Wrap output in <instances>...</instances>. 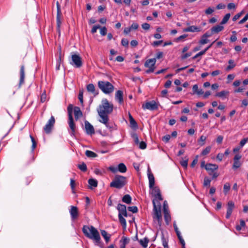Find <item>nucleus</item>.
<instances>
[{
    "label": "nucleus",
    "mask_w": 248,
    "mask_h": 248,
    "mask_svg": "<svg viewBox=\"0 0 248 248\" xmlns=\"http://www.w3.org/2000/svg\"><path fill=\"white\" fill-rule=\"evenodd\" d=\"M248 19V13H247L244 17L239 21V24H242L245 23Z\"/></svg>",
    "instance_id": "62"
},
{
    "label": "nucleus",
    "mask_w": 248,
    "mask_h": 248,
    "mask_svg": "<svg viewBox=\"0 0 248 248\" xmlns=\"http://www.w3.org/2000/svg\"><path fill=\"white\" fill-rule=\"evenodd\" d=\"M68 124L70 128L69 133L71 136H75L76 125L73 117L68 118Z\"/></svg>",
    "instance_id": "12"
},
{
    "label": "nucleus",
    "mask_w": 248,
    "mask_h": 248,
    "mask_svg": "<svg viewBox=\"0 0 248 248\" xmlns=\"http://www.w3.org/2000/svg\"><path fill=\"white\" fill-rule=\"evenodd\" d=\"M113 109V105L112 104L109 103L107 99H103L101 101V104L99 106L97 111L99 116L101 118L99 122L104 124L107 127L110 128L108 123L109 119L108 115L110 114Z\"/></svg>",
    "instance_id": "1"
},
{
    "label": "nucleus",
    "mask_w": 248,
    "mask_h": 248,
    "mask_svg": "<svg viewBox=\"0 0 248 248\" xmlns=\"http://www.w3.org/2000/svg\"><path fill=\"white\" fill-rule=\"evenodd\" d=\"M126 178L124 176L116 175L110 184V186L118 189L123 188L126 184Z\"/></svg>",
    "instance_id": "3"
},
{
    "label": "nucleus",
    "mask_w": 248,
    "mask_h": 248,
    "mask_svg": "<svg viewBox=\"0 0 248 248\" xmlns=\"http://www.w3.org/2000/svg\"><path fill=\"white\" fill-rule=\"evenodd\" d=\"M211 183V180L205 177L204 179L203 185L204 186H209Z\"/></svg>",
    "instance_id": "63"
},
{
    "label": "nucleus",
    "mask_w": 248,
    "mask_h": 248,
    "mask_svg": "<svg viewBox=\"0 0 248 248\" xmlns=\"http://www.w3.org/2000/svg\"><path fill=\"white\" fill-rule=\"evenodd\" d=\"M116 208L119 211L118 215H122L125 217L128 216V214L126 211V207L125 205L119 203Z\"/></svg>",
    "instance_id": "16"
},
{
    "label": "nucleus",
    "mask_w": 248,
    "mask_h": 248,
    "mask_svg": "<svg viewBox=\"0 0 248 248\" xmlns=\"http://www.w3.org/2000/svg\"><path fill=\"white\" fill-rule=\"evenodd\" d=\"M131 137L133 139L135 144H139L140 141L138 135L136 133H133L131 134Z\"/></svg>",
    "instance_id": "39"
},
{
    "label": "nucleus",
    "mask_w": 248,
    "mask_h": 248,
    "mask_svg": "<svg viewBox=\"0 0 248 248\" xmlns=\"http://www.w3.org/2000/svg\"><path fill=\"white\" fill-rule=\"evenodd\" d=\"M248 141V138L242 139L240 142V147L242 148L244 145Z\"/></svg>",
    "instance_id": "55"
},
{
    "label": "nucleus",
    "mask_w": 248,
    "mask_h": 248,
    "mask_svg": "<svg viewBox=\"0 0 248 248\" xmlns=\"http://www.w3.org/2000/svg\"><path fill=\"white\" fill-rule=\"evenodd\" d=\"M99 88L105 94H109L113 92L114 86L108 81H99Z\"/></svg>",
    "instance_id": "5"
},
{
    "label": "nucleus",
    "mask_w": 248,
    "mask_h": 248,
    "mask_svg": "<svg viewBox=\"0 0 248 248\" xmlns=\"http://www.w3.org/2000/svg\"><path fill=\"white\" fill-rule=\"evenodd\" d=\"M123 96V92L121 90H118L115 93V100L118 101L120 104H122L124 103Z\"/></svg>",
    "instance_id": "19"
},
{
    "label": "nucleus",
    "mask_w": 248,
    "mask_h": 248,
    "mask_svg": "<svg viewBox=\"0 0 248 248\" xmlns=\"http://www.w3.org/2000/svg\"><path fill=\"white\" fill-rule=\"evenodd\" d=\"M231 188V185L229 183H226L223 186V192L224 194L226 195Z\"/></svg>",
    "instance_id": "37"
},
{
    "label": "nucleus",
    "mask_w": 248,
    "mask_h": 248,
    "mask_svg": "<svg viewBox=\"0 0 248 248\" xmlns=\"http://www.w3.org/2000/svg\"><path fill=\"white\" fill-rule=\"evenodd\" d=\"M57 6V16H56V24L57 27H61L62 24L61 18H62V12L61 10V5L59 4V1L56 2Z\"/></svg>",
    "instance_id": "10"
},
{
    "label": "nucleus",
    "mask_w": 248,
    "mask_h": 248,
    "mask_svg": "<svg viewBox=\"0 0 248 248\" xmlns=\"http://www.w3.org/2000/svg\"><path fill=\"white\" fill-rule=\"evenodd\" d=\"M129 41L127 39L123 38L121 40V44L124 47H127L128 46Z\"/></svg>",
    "instance_id": "50"
},
{
    "label": "nucleus",
    "mask_w": 248,
    "mask_h": 248,
    "mask_svg": "<svg viewBox=\"0 0 248 248\" xmlns=\"http://www.w3.org/2000/svg\"><path fill=\"white\" fill-rule=\"evenodd\" d=\"M118 171L122 173H124L127 170V168L126 166L123 163H120L117 167Z\"/></svg>",
    "instance_id": "29"
},
{
    "label": "nucleus",
    "mask_w": 248,
    "mask_h": 248,
    "mask_svg": "<svg viewBox=\"0 0 248 248\" xmlns=\"http://www.w3.org/2000/svg\"><path fill=\"white\" fill-rule=\"evenodd\" d=\"M234 208V202L232 201H229L227 203V213H226V218L229 219L230 217Z\"/></svg>",
    "instance_id": "14"
},
{
    "label": "nucleus",
    "mask_w": 248,
    "mask_h": 248,
    "mask_svg": "<svg viewBox=\"0 0 248 248\" xmlns=\"http://www.w3.org/2000/svg\"><path fill=\"white\" fill-rule=\"evenodd\" d=\"M75 185H76V183H75V180L71 179L70 180V186H71V188L72 190V192L74 193H75V191L74 190L75 187Z\"/></svg>",
    "instance_id": "52"
},
{
    "label": "nucleus",
    "mask_w": 248,
    "mask_h": 248,
    "mask_svg": "<svg viewBox=\"0 0 248 248\" xmlns=\"http://www.w3.org/2000/svg\"><path fill=\"white\" fill-rule=\"evenodd\" d=\"M55 123V118L53 116H51L43 128L46 134H48L51 132L52 129L54 126Z\"/></svg>",
    "instance_id": "8"
},
{
    "label": "nucleus",
    "mask_w": 248,
    "mask_h": 248,
    "mask_svg": "<svg viewBox=\"0 0 248 248\" xmlns=\"http://www.w3.org/2000/svg\"><path fill=\"white\" fill-rule=\"evenodd\" d=\"M242 156L240 154H236L233 158V164L232 168L236 170L239 168L242 165L239 160L241 158Z\"/></svg>",
    "instance_id": "13"
},
{
    "label": "nucleus",
    "mask_w": 248,
    "mask_h": 248,
    "mask_svg": "<svg viewBox=\"0 0 248 248\" xmlns=\"http://www.w3.org/2000/svg\"><path fill=\"white\" fill-rule=\"evenodd\" d=\"M156 60L155 58L150 59L147 60L144 64V66L146 67H148L149 69L146 70L145 72L147 74H150L151 73L154 72L155 69V64Z\"/></svg>",
    "instance_id": "7"
},
{
    "label": "nucleus",
    "mask_w": 248,
    "mask_h": 248,
    "mask_svg": "<svg viewBox=\"0 0 248 248\" xmlns=\"http://www.w3.org/2000/svg\"><path fill=\"white\" fill-rule=\"evenodd\" d=\"M151 190L150 193L154 196H155L157 193L160 192V190L158 186H154L152 188H150Z\"/></svg>",
    "instance_id": "33"
},
{
    "label": "nucleus",
    "mask_w": 248,
    "mask_h": 248,
    "mask_svg": "<svg viewBox=\"0 0 248 248\" xmlns=\"http://www.w3.org/2000/svg\"><path fill=\"white\" fill-rule=\"evenodd\" d=\"M129 119L131 127L134 129L138 128V125L137 122L130 113L129 114Z\"/></svg>",
    "instance_id": "25"
},
{
    "label": "nucleus",
    "mask_w": 248,
    "mask_h": 248,
    "mask_svg": "<svg viewBox=\"0 0 248 248\" xmlns=\"http://www.w3.org/2000/svg\"><path fill=\"white\" fill-rule=\"evenodd\" d=\"M85 128L87 134L92 135L94 134L95 131L93 126L87 121L85 122Z\"/></svg>",
    "instance_id": "17"
},
{
    "label": "nucleus",
    "mask_w": 248,
    "mask_h": 248,
    "mask_svg": "<svg viewBox=\"0 0 248 248\" xmlns=\"http://www.w3.org/2000/svg\"><path fill=\"white\" fill-rule=\"evenodd\" d=\"M30 137L31 139V142H32L31 151H32V152H33L34 149L36 147L37 143H36L34 138H33V137L32 135H30Z\"/></svg>",
    "instance_id": "40"
},
{
    "label": "nucleus",
    "mask_w": 248,
    "mask_h": 248,
    "mask_svg": "<svg viewBox=\"0 0 248 248\" xmlns=\"http://www.w3.org/2000/svg\"><path fill=\"white\" fill-rule=\"evenodd\" d=\"M73 105L69 104L67 107V111L68 114V118L73 117L72 116Z\"/></svg>",
    "instance_id": "46"
},
{
    "label": "nucleus",
    "mask_w": 248,
    "mask_h": 248,
    "mask_svg": "<svg viewBox=\"0 0 248 248\" xmlns=\"http://www.w3.org/2000/svg\"><path fill=\"white\" fill-rule=\"evenodd\" d=\"M224 29L223 26L221 25H217L212 27L210 31H212L213 34L218 33Z\"/></svg>",
    "instance_id": "23"
},
{
    "label": "nucleus",
    "mask_w": 248,
    "mask_h": 248,
    "mask_svg": "<svg viewBox=\"0 0 248 248\" xmlns=\"http://www.w3.org/2000/svg\"><path fill=\"white\" fill-rule=\"evenodd\" d=\"M89 188L93 189L94 187L97 186L98 182L96 180L94 179H89L88 180Z\"/></svg>",
    "instance_id": "27"
},
{
    "label": "nucleus",
    "mask_w": 248,
    "mask_h": 248,
    "mask_svg": "<svg viewBox=\"0 0 248 248\" xmlns=\"http://www.w3.org/2000/svg\"><path fill=\"white\" fill-rule=\"evenodd\" d=\"M205 169L208 171V173L211 175L214 171L218 169V166L216 164L209 163L205 165Z\"/></svg>",
    "instance_id": "18"
},
{
    "label": "nucleus",
    "mask_w": 248,
    "mask_h": 248,
    "mask_svg": "<svg viewBox=\"0 0 248 248\" xmlns=\"http://www.w3.org/2000/svg\"><path fill=\"white\" fill-rule=\"evenodd\" d=\"M71 61L70 63L76 68H80L82 66V58L78 54H72Z\"/></svg>",
    "instance_id": "6"
},
{
    "label": "nucleus",
    "mask_w": 248,
    "mask_h": 248,
    "mask_svg": "<svg viewBox=\"0 0 248 248\" xmlns=\"http://www.w3.org/2000/svg\"><path fill=\"white\" fill-rule=\"evenodd\" d=\"M20 79L18 84V88H20L21 86L24 84L25 82V66L24 65H22L20 66Z\"/></svg>",
    "instance_id": "11"
},
{
    "label": "nucleus",
    "mask_w": 248,
    "mask_h": 248,
    "mask_svg": "<svg viewBox=\"0 0 248 248\" xmlns=\"http://www.w3.org/2000/svg\"><path fill=\"white\" fill-rule=\"evenodd\" d=\"M123 215H118V218L120 222L122 225L123 228L125 229L126 227V222L125 218L123 217Z\"/></svg>",
    "instance_id": "30"
},
{
    "label": "nucleus",
    "mask_w": 248,
    "mask_h": 248,
    "mask_svg": "<svg viewBox=\"0 0 248 248\" xmlns=\"http://www.w3.org/2000/svg\"><path fill=\"white\" fill-rule=\"evenodd\" d=\"M142 108L143 109H148L150 110H157L158 108V105L154 100L147 102L142 105Z\"/></svg>",
    "instance_id": "9"
},
{
    "label": "nucleus",
    "mask_w": 248,
    "mask_h": 248,
    "mask_svg": "<svg viewBox=\"0 0 248 248\" xmlns=\"http://www.w3.org/2000/svg\"><path fill=\"white\" fill-rule=\"evenodd\" d=\"M213 34L212 33V31H206L204 34L202 35V36H203L204 38H208L212 36Z\"/></svg>",
    "instance_id": "59"
},
{
    "label": "nucleus",
    "mask_w": 248,
    "mask_h": 248,
    "mask_svg": "<svg viewBox=\"0 0 248 248\" xmlns=\"http://www.w3.org/2000/svg\"><path fill=\"white\" fill-rule=\"evenodd\" d=\"M149 239L147 237H145L143 239H140V244L144 248H146L149 242Z\"/></svg>",
    "instance_id": "35"
},
{
    "label": "nucleus",
    "mask_w": 248,
    "mask_h": 248,
    "mask_svg": "<svg viewBox=\"0 0 248 248\" xmlns=\"http://www.w3.org/2000/svg\"><path fill=\"white\" fill-rule=\"evenodd\" d=\"M131 197L129 194L124 195L122 198V202L126 204H130L131 203Z\"/></svg>",
    "instance_id": "28"
},
{
    "label": "nucleus",
    "mask_w": 248,
    "mask_h": 248,
    "mask_svg": "<svg viewBox=\"0 0 248 248\" xmlns=\"http://www.w3.org/2000/svg\"><path fill=\"white\" fill-rule=\"evenodd\" d=\"M161 241L164 248H169L168 246V239L165 237L163 234L161 236Z\"/></svg>",
    "instance_id": "34"
},
{
    "label": "nucleus",
    "mask_w": 248,
    "mask_h": 248,
    "mask_svg": "<svg viewBox=\"0 0 248 248\" xmlns=\"http://www.w3.org/2000/svg\"><path fill=\"white\" fill-rule=\"evenodd\" d=\"M100 232H101L102 236L104 237L106 243H108V242L110 241L111 235L109 234H108L107 232H106L105 230H101L100 231Z\"/></svg>",
    "instance_id": "24"
},
{
    "label": "nucleus",
    "mask_w": 248,
    "mask_h": 248,
    "mask_svg": "<svg viewBox=\"0 0 248 248\" xmlns=\"http://www.w3.org/2000/svg\"><path fill=\"white\" fill-rule=\"evenodd\" d=\"M148 178L149 179V188H152L155 186V177L153 174L150 171V168L148 170Z\"/></svg>",
    "instance_id": "20"
},
{
    "label": "nucleus",
    "mask_w": 248,
    "mask_h": 248,
    "mask_svg": "<svg viewBox=\"0 0 248 248\" xmlns=\"http://www.w3.org/2000/svg\"><path fill=\"white\" fill-rule=\"evenodd\" d=\"M164 219L167 225H168L171 220V217L169 211L164 212Z\"/></svg>",
    "instance_id": "31"
},
{
    "label": "nucleus",
    "mask_w": 248,
    "mask_h": 248,
    "mask_svg": "<svg viewBox=\"0 0 248 248\" xmlns=\"http://www.w3.org/2000/svg\"><path fill=\"white\" fill-rule=\"evenodd\" d=\"M229 92L227 91L223 90L220 92L217 93L215 96L216 97H220L222 99H224L227 97V96L229 95Z\"/></svg>",
    "instance_id": "26"
},
{
    "label": "nucleus",
    "mask_w": 248,
    "mask_h": 248,
    "mask_svg": "<svg viewBox=\"0 0 248 248\" xmlns=\"http://www.w3.org/2000/svg\"><path fill=\"white\" fill-rule=\"evenodd\" d=\"M78 168L83 172H85L87 170L86 164L84 162H82L81 164L78 165Z\"/></svg>",
    "instance_id": "41"
},
{
    "label": "nucleus",
    "mask_w": 248,
    "mask_h": 248,
    "mask_svg": "<svg viewBox=\"0 0 248 248\" xmlns=\"http://www.w3.org/2000/svg\"><path fill=\"white\" fill-rule=\"evenodd\" d=\"M153 204V216L154 220L157 221L159 226L161 225L162 223V215L161 212V204L159 202L158 205H156L155 200L152 201Z\"/></svg>",
    "instance_id": "4"
},
{
    "label": "nucleus",
    "mask_w": 248,
    "mask_h": 248,
    "mask_svg": "<svg viewBox=\"0 0 248 248\" xmlns=\"http://www.w3.org/2000/svg\"><path fill=\"white\" fill-rule=\"evenodd\" d=\"M232 33H233V34L231 36L230 38V40L231 42H233L236 41L237 40V37L236 36V32L235 31H233Z\"/></svg>",
    "instance_id": "54"
},
{
    "label": "nucleus",
    "mask_w": 248,
    "mask_h": 248,
    "mask_svg": "<svg viewBox=\"0 0 248 248\" xmlns=\"http://www.w3.org/2000/svg\"><path fill=\"white\" fill-rule=\"evenodd\" d=\"M87 90L89 92L93 93L95 92V87L93 84H89L87 86Z\"/></svg>",
    "instance_id": "42"
},
{
    "label": "nucleus",
    "mask_w": 248,
    "mask_h": 248,
    "mask_svg": "<svg viewBox=\"0 0 248 248\" xmlns=\"http://www.w3.org/2000/svg\"><path fill=\"white\" fill-rule=\"evenodd\" d=\"M100 26L99 25L93 26L91 30V33L92 34L95 33L97 31V30L98 29H100Z\"/></svg>",
    "instance_id": "56"
},
{
    "label": "nucleus",
    "mask_w": 248,
    "mask_h": 248,
    "mask_svg": "<svg viewBox=\"0 0 248 248\" xmlns=\"http://www.w3.org/2000/svg\"><path fill=\"white\" fill-rule=\"evenodd\" d=\"M170 136H171L170 135H166L164 136L162 138V140L166 143L168 142L170 140Z\"/></svg>",
    "instance_id": "61"
},
{
    "label": "nucleus",
    "mask_w": 248,
    "mask_h": 248,
    "mask_svg": "<svg viewBox=\"0 0 248 248\" xmlns=\"http://www.w3.org/2000/svg\"><path fill=\"white\" fill-rule=\"evenodd\" d=\"M187 36H188V35L186 34L182 35L180 36L179 37H178V38H176L175 41L177 42H179L181 40H182L183 39L186 38Z\"/></svg>",
    "instance_id": "64"
},
{
    "label": "nucleus",
    "mask_w": 248,
    "mask_h": 248,
    "mask_svg": "<svg viewBox=\"0 0 248 248\" xmlns=\"http://www.w3.org/2000/svg\"><path fill=\"white\" fill-rule=\"evenodd\" d=\"M46 100V92L43 93L41 95L40 101L42 103L45 102Z\"/></svg>",
    "instance_id": "57"
},
{
    "label": "nucleus",
    "mask_w": 248,
    "mask_h": 248,
    "mask_svg": "<svg viewBox=\"0 0 248 248\" xmlns=\"http://www.w3.org/2000/svg\"><path fill=\"white\" fill-rule=\"evenodd\" d=\"M75 118L76 120L81 117L83 115L82 112L80 108L78 107H75L74 108Z\"/></svg>",
    "instance_id": "22"
},
{
    "label": "nucleus",
    "mask_w": 248,
    "mask_h": 248,
    "mask_svg": "<svg viewBox=\"0 0 248 248\" xmlns=\"http://www.w3.org/2000/svg\"><path fill=\"white\" fill-rule=\"evenodd\" d=\"M70 210V214L72 220H74L76 219L78 217V208L76 206H71Z\"/></svg>",
    "instance_id": "15"
},
{
    "label": "nucleus",
    "mask_w": 248,
    "mask_h": 248,
    "mask_svg": "<svg viewBox=\"0 0 248 248\" xmlns=\"http://www.w3.org/2000/svg\"><path fill=\"white\" fill-rule=\"evenodd\" d=\"M155 197V199L154 200H155V201L158 200V201H162L163 198L162 197L161 192L157 193L155 196H154Z\"/></svg>",
    "instance_id": "53"
},
{
    "label": "nucleus",
    "mask_w": 248,
    "mask_h": 248,
    "mask_svg": "<svg viewBox=\"0 0 248 248\" xmlns=\"http://www.w3.org/2000/svg\"><path fill=\"white\" fill-rule=\"evenodd\" d=\"M78 98L81 103V104L83 103V90H79V94L78 95Z\"/></svg>",
    "instance_id": "48"
},
{
    "label": "nucleus",
    "mask_w": 248,
    "mask_h": 248,
    "mask_svg": "<svg viewBox=\"0 0 248 248\" xmlns=\"http://www.w3.org/2000/svg\"><path fill=\"white\" fill-rule=\"evenodd\" d=\"M206 139V137L202 135L200 137L199 140H198V142L199 143V144L201 145V146H203L204 144H205V141Z\"/></svg>",
    "instance_id": "44"
},
{
    "label": "nucleus",
    "mask_w": 248,
    "mask_h": 248,
    "mask_svg": "<svg viewBox=\"0 0 248 248\" xmlns=\"http://www.w3.org/2000/svg\"><path fill=\"white\" fill-rule=\"evenodd\" d=\"M211 147L209 146L206 147L202 152L201 155H208L211 151Z\"/></svg>",
    "instance_id": "43"
},
{
    "label": "nucleus",
    "mask_w": 248,
    "mask_h": 248,
    "mask_svg": "<svg viewBox=\"0 0 248 248\" xmlns=\"http://www.w3.org/2000/svg\"><path fill=\"white\" fill-rule=\"evenodd\" d=\"M82 231L86 237L93 241L95 246L104 248V243L101 240L99 232L95 227L93 226L84 225Z\"/></svg>",
    "instance_id": "2"
},
{
    "label": "nucleus",
    "mask_w": 248,
    "mask_h": 248,
    "mask_svg": "<svg viewBox=\"0 0 248 248\" xmlns=\"http://www.w3.org/2000/svg\"><path fill=\"white\" fill-rule=\"evenodd\" d=\"M180 163L181 165L184 168H186L188 164V159H182L180 161Z\"/></svg>",
    "instance_id": "45"
},
{
    "label": "nucleus",
    "mask_w": 248,
    "mask_h": 248,
    "mask_svg": "<svg viewBox=\"0 0 248 248\" xmlns=\"http://www.w3.org/2000/svg\"><path fill=\"white\" fill-rule=\"evenodd\" d=\"M100 34L102 36H105L107 33V29L106 27H100Z\"/></svg>",
    "instance_id": "51"
},
{
    "label": "nucleus",
    "mask_w": 248,
    "mask_h": 248,
    "mask_svg": "<svg viewBox=\"0 0 248 248\" xmlns=\"http://www.w3.org/2000/svg\"><path fill=\"white\" fill-rule=\"evenodd\" d=\"M86 155L88 157L94 158L97 156V155L93 151L87 150L85 152Z\"/></svg>",
    "instance_id": "36"
},
{
    "label": "nucleus",
    "mask_w": 248,
    "mask_h": 248,
    "mask_svg": "<svg viewBox=\"0 0 248 248\" xmlns=\"http://www.w3.org/2000/svg\"><path fill=\"white\" fill-rule=\"evenodd\" d=\"M229 65L226 68V71H230L231 69H233L236 65L235 63H234V61L233 60H230L228 61Z\"/></svg>",
    "instance_id": "32"
},
{
    "label": "nucleus",
    "mask_w": 248,
    "mask_h": 248,
    "mask_svg": "<svg viewBox=\"0 0 248 248\" xmlns=\"http://www.w3.org/2000/svg\"><path fill=\"white\" fill-rule=\"evenodd\" d=\"M209 40L207 39V38H204L203 36L202 35L201 37V39L199 41V43L201 45H204L205 44H207Z\"/></svg>",
    "instance_id": "49"
},
{
    "label": "nucleus",
    "mask_w": 248,
    "mask_h": 248,
    "mask_svg": "<svg viewBox=\"0 0 248 248\" xmlns=\"http://www.w3.org/2000/svg\"><path fill=\"white\" fill-rule=\"evenodd\" d=\"M202 31V28L195 26H190L183 30L185 32H200Z\"/></svg>",
    "instance_id": "21"
},
{
    "label": "nucleus",
    "mask_w": 248,
    "mask_h": 248,
    "mask_svg": "<svg viewBox=\"0 0 248 248\" xmlns=\"http://www.w3.org/2000/svg\"><path fill=\"white\" fill-rule=\"evenodd\" d=\"M129 211L132 212L133 213H136L138 212V207L136 206H129L127 208Z\"/></svg>",
    "instance_id": "47"
},
{
    "label": "nucleus",
    "mask_w": 248,
    "mask_h": 248,
    "mask_svg": "<svg viewBox=\"0 0 248 248\" xmlns=\"http://www.w3.org/2000/svg\"><path fill=\"white\" fill-rule=\"evenodd\" d=\"M231 15L230 14L228 13L225 15V16L223 17L222 21L220 22V24H224L226 23L229 20L230 17Z\"/></svg>",
    "instance_id": "38"
},
{
    "label": "nucleus",
    "mask_w": 248,
    "mask_h": 248,
    "mask_svg": "<svg viewBox=\"0 0 248 248\" xmlns=\"http://www.w3.org/2000/svg\"><path fill=\"white\" fill-rule=\"evenodd\" d=\"M139 144V148L141 149H145L147 147V144L144 141H141Z\"/></svg>",
    "instance_id": "60"
},
{
    "label": "nucleus",
    "mask_w": 248,
    "mask_h": 248,
    "mask_svg": "<svg viewBox=\"0 0 248 248\" xmlns=\"http://www.w3.org/2000/svg\"><path fill=\"white\" fill-rule=\"evenodd\" d=\"M192 55V52H188L186 53L185 54H184L181 55V58L182 60H185L187 58L190 57Z\"/></svg>",
    "instance_id": "58"
}]
</instances>
